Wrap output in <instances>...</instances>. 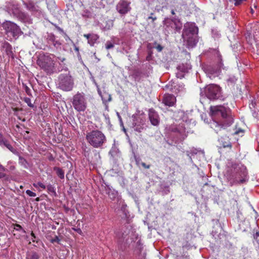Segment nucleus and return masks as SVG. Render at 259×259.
Segmentation results:
<instances>
[{"mask_svg":"<svg viewBox=\"0 0 259 259\" xmlns=\"http://www.w3.org/2000/svg\"><path fill=\"white\" fill-rule=\"evenodd\" d=\"M220 141L221 144L224 148H229L230 149H231L232 144L228 137L225 136L224 137H222L220 139Z\"/></svg>","mask_w":259,"mask_h":259,"instance_id":"obj_15","label":"nucleus"},{"mask_svg":"<svg viewBox=\"0 0 259 259\" xmlns=\"http://www.w3.org/2000/svg\"><path fill=\"white\" fill-rule=\"evenodd\" d=\"M35 200H36V201H38L39 200V197L36 198L35 199Z\"/></svg>","mask_w":259,"mask_h":259,"instance_id":"obj_54","label":"nucleus"},{"mask_svg":"<svg viewBox=\"0 0 259 259\" xmlns=\"http://www.w3.org/2000/svg\"><path fill=\"white\" fill-rule=\"evenodd\" d=\"M5 177V175L4 173L0 172V179L4 178Z\"/></svg>","mask_w":259,"mask_h":259,"instance_id":"obj_46","label":"nucleus"},{"mask_svg":"<svg viewBox=\"0 0 259 259\" xmlns=\"http://www.w3.org/2000/svg\"><path fill=\"white\" fill-rule=\"evenodd\" d=\"M141 74V73L139 71H136L133 73V76L134 78V79H135V80H137L138 81H140Z\"/></svg>","mask_w":259,"mask_h":259,"instance_id":"obj_21","label":"nucleus"},{"mask_svg":"<svg viewBox=\"0 0 259 259\" xmlns=\"http://www.w3.org/2000/svg\"><path fill=\"white\" fill-rule=\"evenodd\" d=\"M234 5L235 6H239L242 4L243 2H246V0H234Z\"/></svg>","mask_w":259,"mask_h":259,"instance_id":"obj_27","label":"nucleus"},{"mask_svg":"<svg viewBox=\"0 0 259 259\" xmlns=\"http://www.w3.org/2000/svg\"><path fill=\"white\" fill-rule=\"evenodd\" d=\"M153 14H154L153 13H151L150 16L149 17H148V19H151L152 22H154V21H155L157 19V17H153L152 16L153 15Z\"/></svg>","mask_w":259,"mask_h":259,"instance_id":"obj_33","label":"nucleus"},{"mask_svg":"<svg viewBox=\"0 0 259 259\" xmlns=\"http://www.w3.org/2000/svg\"><path fill=\"white\" fill-rule=\"evenodd\" d=\"M82 16L85 17H89L90 16V13L88 11L84 12L83 14H82Z\"/></svg>","mask_w":259,"mask_h":259,"instance_id":"obj_35","label":"nucleus"},{"mask_svg":"<svg viewBox=\"0 0 259 259\" xmlns=\"http://www.w3.org/2000/svg\"><path fill=\"white\" fill-rule=\"evenodd\" d=\"M25 90H26V93L28 94H29V92H30V90L29 89V88L27 87H26Z\"/></svg>","mask_w":259,"mask_h":259,"instance_id":"obj_49","label":"nucleus"},{"mask_svg":"<svg viewBox=\"0 0 259 259\" xmlns=\"http://www.w3.org/2000/svg\"><path fill=\"white\" fill-rule=\"evenodd\" d=\"M171 13L172 15H175V11H174V10H171Z\"/></svg>","mask_w":259,"mask_h":259,"instance_id":"obj_53","label":"nucleus"},{"mask_svg":"<svg viewBox=\"0 0 259 259\" xmlns=\"http://www.w3.org/2000/svg\"><path fill=\"white\" fill-rule=\"evenodd\" d=\"M114 47V45L110 42V41H107L106 44V49L107 50L112 49Z\"/></svg>","mask_w":259,"mask_h":259,"instance_id":"obj_29","label":"nucleus"},{"mask_svg":"<svg viewBox=\"0 0 259 259\" xmlns=\"http://www.w3.org/2000/svg\"><path fill=\"white\" fill-rule=\"evenodd\" d=\"M47 188L48 191L49 192H51V193H53L54 194H56L55 189L54 187L52 185H49L47 186Z\"/></svg>","mask_w":259,"mask_h":259,"instance_id":"obj_25","label":"nucleus"},{"mask_svg":"<svg viewBox=\"0 0 259 259\" xmlns=\"http://www.w3.org/2000/svg\"><path fill=\"white\" fill-rule=\"evenodd\" d=\"M8 142V141L6 140L4 138L2 134L0 133V146L3 147L5 144V143H6Z\"/></svg>","mask_w":259,"mask_h":259,"instance_id":"obj_22","label":"nucleus"},{"mask_svg":"<svg viewBox=\"0 0 259 259\" xmlns=\"http://www.w3.org/2000/svg\"><path fill=\"white\" fill-rule=\"evenodd\" d=\"M19 160L21 162H26L25 159L21 156L19 157Z\"/></svg>","mask_w":259,"mask_h":259,"instance_id":"obj_43","label":"nucleus"},{"mask_svg":"<svg viewBox=\"0 0 259 259\" xmlns=\"http://www.w3.org/2000/svg\"><path fill=\"white\" fill-rule=\"evenodd\" d=\"M0 170L5 171L6 170V168L0 163Z\"/></svg>","mask_w":259,"mask_h":259,"instance_id":"obj_44","label":"nucleus"},{"mask_svg":"<svg viewBox=\"0 0 259 259\" xmlns=\"http://www.w3.org/2000/svg\"><path fill=\"white\" fill-rule=\"evenodd\" d=\"M135 161H136V164L138 165H139L140 164H141V159L139 157H135Z\"/></svg>","mask_w":259,"mask_h":259,"instance_id":"obj_36","label":"nucleus"},{"mask_svg":"<svg viewBox=\"0 0 259 259\" xmlns=\"http://www.w3.org/2000/svg\"><path fill=\"white\" fill-rule=\"evenodd\" d=\"M25 103H26L28 106L30 107H33V105L31 103V99L29 98L25 97L23 100Z\"/></svg>","mask_w":259,"mask_h":259,"instance_id":"obj_24","label":"nucleus"},{"mask_svg":"<svg viewBox=\"0 0 259 259\" xmlns=\"http://www.w3.org/2000/svg\"><path fill=\"white\" fill-rule=\"evenodd\" d=\"M73 80L69 74H61L58 78L59 87L64 91H70L73 88Z\"/></svg>","mask_w":259,"mask_h":259,"instance_id":"obj_7","label":"nucleus"},{"mask_svg":"<svg viewBox=\"0 0 259 259\" xmlns=\"http://www.w3.org/2000/svg\"><path fill=\"white\" fill-rule=\"evenodd\" d=\"M258 237H259V231L256 232L255 234L254 235V238L257 239Z\"/></svg>","mask_w":259,"mask_h":259,"instance_id":"obj_45","label":"nucleus"},{"mask_svg":"<svg viewBox=\"0 0 259 259\" xmlns=\"http://www.w3.org/2000/svg\"><path fill=\"white\" fill-rule=\"evenodd\" d=\"M98 38L99 36L98 35L95 34H92L90 39H89L88 43L91 46H93Z\"/></svg>","mask_w":259,"mask_h":259,"instance_id":"obj_17","label":"nucleus"},{"mask_svg":"<svg viewBox=\"0 0 259 259\" xmlns=\"http://www.w3.org/2000/svg\"><path fill=\"white\" fill-rule=\"evenodd\" d=\"M14 229L17 230V231H22V232L25 233L26 232L25 230H24L22 227H21V225H20L19 224H16L15 225V227H14Z\"/></svg>","mask_w":259,"mask_h":259,"instance_id":"obj_26","label":"nucleus"},{"mask_svg":"<svg viewBox=\"0 0 259 259\" xmlns=\"http://www.w3.org/2000/svg\"><path fill=\"white\" fill-rule=\"evenodd\" d=\"M3 27L5 30L7 34H10L13 37L19 36L22 33L19 26L11 21L4 22L3 24Z\"/></svg>","mask_w":259,"mask_h":259,"instance_id":"obj_10","label":"nucleus"},{"mask_svg":"<svg viewBox=\"0 0 259 259\" xmlns=\"http://www.w3.org/2000/svg\"><path fill=\"white\" fill-rule=\"evenodd\" d=\"M210 111L213 118L210 126L217 133L233 122V118L229 115V109L224 106H210Z\"/></svg>","mask_w":259,"mask_h":259,"instance_id":"obj_1","label":"nucleus"},{"mask_svg":"<svg viewBox=\"0 0 259 259\" xmlns=\"http://www.w3.org/2000/svg\"><path fill=\"white\" fill-rule=\"evenodd\" d=\"M98 93L101 96L102 100L104 102H110L111 100V95L107 93H104L103 95H101V92L98 90Z\"/></svg>","mask_w":259,"mask_h":259,"instance_id":"obj_16","label":"nucleus"},{"mask_svg":"<svg viewBox=\"0 0 259 259\" xmlns=\"http://www.w3.org/2000/svg\"><path fill=\"white\" fill-rule=\"evenodd\" d=\"M86 140L92 147L101 148L107 142V138L104 134L99 130H95L87 133Z\"/></svg>","mask_w":259,"mask_h":259,"instance_id":"obj_3","label":"nucleus"},{"mask_svg":"<svg viewBox=\"0 0 259 259\" xmlns=\"http://www.w3.org/2000/svg\"><path fill=\"white\" fill-rule=\"evenodd\" d=\"M76 232H77L78 234H80V235H82V232L81 231V230L80 229V228H77V229H74Z\"/></svg>","mask_w":259,"mask_h":259,"instance_id":"obj_39","label":"nucleus"},{"mask_svg":"<svg viewBox=\"0 0 259 259\" xmlns=\"http://www.w3.org/2000/svg\"><path fill=\"white\" fill-rule=\"evenodd\" d=\"M226 176L230 186L243 184L248 180L247 168L240 163H233L228 168Z\"/></svg>","mask_w":259,"mask_h":259,"instance_id":"obj_2","label":"nucleus"},{"mask_svg":"<svg viewBox=\"0 0 259 259\" xmlns=\"http://www.w3.org/2000/svg\"><path fill=\"white\" fill-rule=\"evenodd\" d=\"M54 57L52 54L40 55L37 60V64L48 73L52 72L54 68Z\"/></svg>","mask_w":259,"mask_h":259,"instance_id":"obj_4","label":"nucleus"},{"mask_svg":"<svg viewBox=\"0 0 259 259\" xmlns=\"http://www.w3.org/2000/svg\"><path fill=\"white\" fill-rule=\"evenodd\" d=\"M48 40L49 42L52 43V44L56 46L57 45H60V43L55 40V36L54 34H51L48 36Z\"/></svg>","mask_w":259,"mask_h":259,"instance_id":"obj_18","label":"nucleus"},{"mask_svg":"<svg viewBox=\"0 0 259 259\" xmlns=\"http://www.w3.org/2000/svg\"><path fill=\"white\" fill-rule=\"evenodd\" d=\"M26 193L30 197H35L36 195L35 193L33 192L32 191L29 190H26Z\"/></svg>","mask_w":259,"mask_h":259,"instance_id":"obj_31","label":"nucleus"},{"mask_svg":"<svg viewBox=\"0 0 259 259\" xmlns=\"http://www.w3.org/2000/svg\"><path fill=\"white\" fill-rule=\"evenodd\" d=\"M206 96L211 100L220 99L222 98L221 88L217 85L210 84L205 90Z\"/></svg>","mask_w":259,"mask_h":259,"instance_id":"obj_9","label":"nucleus"},{"mask_svg":"<svg viewBox=\"0 0 259 259\" xmlns=\"http://www.w3.org/2000/svg\"><path fill=\"white\" fill-rule=\"evenodd\" d=\"M151 59V55H149L148 56H147L146 57V60L147 61H149Z\"/></svg>","mask_w":259,"mask_h":259,"instance_id":"obj_48","label":"nucleus"},{"mask_svg":"<svg viewBox=\"0 0 259 259\" xmlns=\"http://www.w3.org/2000/svg\"><path fill=\"white\" fill-rule=\"evenodd\" d=\"M254 8L255 9H256V8H257V6H256V5H254Z\"/></svg>","mask_w":259,"mask_h":259,"instance_id":"obj_55","label":"nucleus"},{"mask_svg":"<svg viewBox=\"0 0 259 259\" xmlns=\"http://www.w3.org/2000/svg\"><path fill=\"white\" fill-rule=\"evenodd\" d=\"M256 106V103L253 102V101H251V103L249 104V108L252 110H254Z\"/></svg>","mask_w":259,"mask_h":259,"instance_id":"obj_32","label":"nucleus"},{"mask_svg":"<svg viewBox=\"0 0 259 259\" xmlns=\"http://www.w3.org/2000/svg\"><path fill=\"white\" fill-rule=\"evenodd\" d=\"M54 169L56 171L57 175L60 179H64V173L61 168L59 167H55Z\"/></svg>","mask_w":259,"mask_h":259,"instance_id":"obj_20","label":"nucleus"},{"mask_svg":"<svg viewBox=\"0 0 259 259\" xmlns=\"http://www.w3.org/2000/svg\"><path fill=\"white\" fill-rule=\"evenodd\" d=\"M3 146H5L6 147V148H7L10 151H11L12 153H13L14 154H17L18 152L16 150V149H15L9 142V141L8 142H7L6 143H5V144Z\"/></svg>","mask_w":259,"mask_h":259,"instance_id":"obj_19","label":"nucleus"},{"mask_svg":"<svg viewBox=\"0 0 259 259\" xmlns=\"http://www.w3.org/2000/svg\"><path fill=\"white\" fill-rule=\"evenodd\" d=\"M5 45L7 46V49H8L9 48L11 49V46H10V45L9 43L7 42L5 44Z\"/></svg>","mask_w":259,"mask_h":259,"instance_id":"obj_47","label":"nucleus"},{"mask_svg":"<svg viewBox=\"0 0 259 259\" xmlns=\"http://www.w3.org/2000/svg\"><path fill=\"white\" fill-rule=\"evenodd\" d=\"M244 133V131L242 130H241V129H239V130H237L235 132V134L236 135H239L240 133L241 134H243Z\"/></svg>","mask_w":259,"mask_h":259,"instance_id":"obj_37","label":"nucleus"},{"mask_svg":"<svg viewBox=\"0 0 259 259\" xmlns=\"http://www.w3.org/2000/svg\"><path fill=\"white\" fill-rule=\"evenodd\" d=\"M148 117L151 123L154 126H157L160 122V117L158 113L153 108L148 111Z\"/></svg>","mask_w":259,"mask_h":259,"instance_id":"obj_12","label":"nucleus"},{"mask_svg":"<svg viewBox=\"0 0 259 259\" xmlns=\"http://www.w3.org/2000/svg\"><path fill=\"white\" fill-rule=\"evenodd\" d=\"M108 195L111 199H113L115 197V194L113 193H112L111 195L110 193H109Z\"/></svg>","mask_w":259,"mask_h":259,"instance_id":"obj_42","label":"nucleus"},{"mask_svg":"<svg viewBox=\"0 0 259 259\" xmlns=\"http://www.w3.org/2000/svg\"><path fill=\"white\" fill-rule=\"evenodd\" d=\"M56 27L57 28V29L58 30H59V31H62L63 30L60 28L59 27V26H57V25H55Z\"/></svg>","mask_w":259,"mask_h":259,"instance_id":"obj_50","label":"nucleus"},{"mask_svg":"<svg viewBox=\"0 0 259 259\" xmlns=\"http://www.w3.org/2000/svg\"><path fill=\"white\" fill-rule=\"evenodd\" d=\"M31 236H32V241L33 242H35V239L36 238V236L35 235V234H34V233L33 232H31Z\"/></svg>","mask_w":259,"mask_h":259,"instance_id":"obj_40","label":"nucleus"},{"mask_svg":"<svg viewBox=\"0 0 259 259\" xmlns=\"http://www.w3.org/2000/svg\"><path fill=\"white\" fill-rule=\"evenodd\" d=\"M71 103L74 109L78 112H84L88 106L87 99L83 93L77 92L74 95L71 100Z\"/></svg>","mask_w":259,"mask_h":259,"instance_id":"obj_5","label":"nucleus"},{"mask_svg":"<svg viewBox=\"0 0 259 259\" xmlns=\"http://www.w3.org/2000/svg\"><path fill=\"white\" fill-rule=\"evenodd\" d=\"M92 34H84L83 35V36L87 38L88 40L89 41V39H90V36H91Z\"/></svg>","mask_w":259,"mask_h":259,"instance_id":"obj_41","label":"nucleus"},{"mask_svg":"<svg viewBox=\"0 0 259 259\" xmlns=\"http://www.w3.org/2000/svg\"><path fill=\"white\" fill-rule=\"evenodd\" d=\"M250 13H251L252 14H253L254 13V10H253V8H251V7L250 8Z\"/></svg>","mask_w":259,"mask_h":259,"instance_id":"obj_51","label":"nucleus"},{"mask_svg":"<svg viewBox=\"0 0 259 259\" xmlns=\"http://www.w3.org/2000/svg\"><path fill=\"white\" fill-rule=\"evenodd\" d=\"M176 102V98L175 96L169 94H166L163 96L162 103L168 106H172Z\"/></svg>","mask_w":259,"mask_h":259,"instance_id":"obj_13","label":"nucleus"},{"mask_svg":"<svg viewBox=\"0 0 259 259\" xmlns=\"http://www.w3.org/2000/svg\"><path fill=\"white\" fill-rule=\"evenodd\" d=\"M51 242L52 243L57 242L58 244H60V239L57 236H55V237L51 240Z\"/></svg>","mask_w":259,"mask_h":259,"instance_id":"obj_28","label":"nucleus"},{"mask_svg":"<svg viewBox=\"0 0 259 259\" xmlns=\"http://www.w3.org/2000/svg\"><path fill=\"white\" fill-rule=\"evenodd\" d=\"M163 23L167 31H174V33L180 31L182 28V22L177 18H166L163 20Z\"/></svg>","mask_w":259,"mask_h":259,"instance_id":"obj_8","label":"nucleus"},{"mask_svg":"<svg viewBox=\"0 0 259 259\" xmlns=\"http://www.w3.org/2000/svg\"><path fill=\"white\" fill-rule=\"evenodd\" d=\"M33 186L35 188L40 187L41 188L43 189H45L46 188V186L41 182H38L36 184L34 183L33 184Z\"/></svg>","mask_w":259,"mask_h":259,"instance_id":"obj_23","label":"nucleus"},{"mask_svg":"<svg viewBox=\"0 0 259 259\" xmlns=\"http://www.w3.org/2000/svg\"><path fill=\"white\" fill-rule=\"evenodd\" d=\"M156 49L157 50V51L158 52H161L162 49H163V47L160 45H158L156 47Z\"/></svg>","mask_w":259,"mask_h":259,"instance_id":"obj_38","label":"nucleus"},{"mask_svg":"<svg viewBox=\"0 0 259 259\" xmlns=\"http://www.w3.org/2000/svg\"><path fill=\"white\" fill-rule=\"evenodd\" d=\"M253 37L257 45H259V22L254 24L252 26Z\"/></svg>","mask_w":259,"mask_h":259,"instance_id":"obj_14","label":"nucleus"},{"mask_svg":"<svg viewBox=\"0 0 259 259\" xmlns=\"http://www.w3.org/2000/svg\"><path fill=\"white\" fill-rule=\"evenodd\" d=\"M198 31L197 27L193 25H190L188 27L185 26L182 34V37L185 41L187 42L188 47L193 48L197 44V41L194 37V34Z\"/></svg>","mask_w":259,"mask_h":259,"instance_id":"obj_6","label":"nucleus"},{"mask_svg":"<svg viewBox=\"0 0 259 259\" xmlns=\"http://www.w3.org/2000/svg\"><path fill=\"white\" fill-rule=\"evenodd\" d=\"M141 164L143 167L146 169H149L150 167V165H147L145 163L143 162H141Z\"/></svg>","mask_w":259,"mask_h":259,"instance_id":"obj_34","label":"nucleus"},{"mask_svg":"<svg viewBox=\"0 0 259 259\" xmlns=\"http://www.w3.org/2000/svg\"><path fill=\"white\" fill-rule=\"evenodd\" d=\"M130 4L131 2L126 0H120L116 6V10L119 14L125 15L131 10Z\"/></svg>","mask_w":259,"mask_h":259,"instance_id":"obj_11","label":"nucleus"},{"mask_svg":"<svg viewBox=\"0 0 259 259\" xmlns=\"http://www.w3.org/2000/svg\"><path fill=\"white\" fill-rule=\"evenodd\" d=\"M39 255L36 252H32V254L30 255V259H38Z\"/></svg>","mask_w":259,"mask_h":259,"instance_id":"obj_30","label":"nucleus"},{"mask_svg":"<svg viewBox=\"0 0 259 259\" xmlns=\"http://www.w3.org/2000/svg\"><path fill=\"white\" fill-rule=\"evenodd\" d=\"M141 129H143V127H141V128H138V127H136V128H135V130H136V131H138V132H141Z\"/></svg>","mask_w":259,"mask_h":259,"instance_id":"obj_52","label":"nucleus"}]
</instances>
